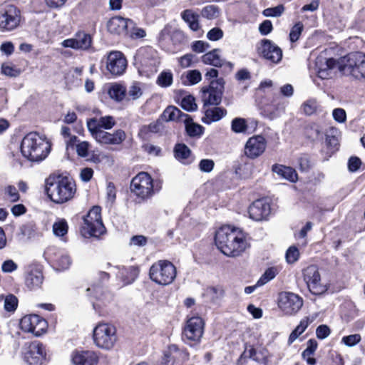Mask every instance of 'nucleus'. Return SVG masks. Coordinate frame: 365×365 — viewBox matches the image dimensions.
Masks as SVG:
<instances>
[{
    "label": "nucleus",
    "instance_id": "f257e3e1",
    "mask_svg": "<svg viewBox=\"0 0 365 365\" xmlns=\"http://www.w3.org/2000/svg\"><path fill=\"white\" fill-rule=\"evenodd\" d=\"M217 248L226 256L240 255L247 247V242L242 232L230 226L220 228L215 237Z\"/></svg>",
    "mask_w": 365,
    "mask_h": 365
},
{
    "label": "nucleus",
    "instance_id": "f03ea898",
    "mask_svg": "<svg viewBox=\"0 0 365 365\" xmlns=\"http://www.w3.org/2000/svg\"><path fill=\"white\" fill-rule=\"evenodd\" d=\"M76 192L75 182L68 177L49 175L45 180V192L54 203L68 202L73 198Z\"/></svg>",
    "mask_w": 365,
    "mask_h": 365
},
{
    "label": "nucleus",
    "instance_id": "7ed1b4c3",
    "mask_svg": "<svg viewBox=\"0 0 365 365\" xmlns=\"http://www.w3.org/2000/svg\"><path fill=\"white\" fill-rule=\"evenodd\" d=\"M51 150V144L46 138L38 133H28L22 140L21 151L28 160L39 162L45 159Z\"/></svg>",
    "mask_w": 365,
    "mask_h": 365
},
{
    "label": "nucleus",
    "instance_id": "20e7f679",
    "mask_svg": "<svg viewBox=\"0 0 365 365\" xmlns=\"http://www.w3.org/2000/svg\"><path fill=\"white\" fill-rule=\"evenodd\" d=\"M177 269L170 261L160 259L152 264L149 270L150 279L160 285H169L176 277Z\"/></svg>",
    "mask_w": 365,
    "mask_h": 365
},
{
    "label": "nucleus",
    "instance_id": "39448f33",
    "mask_svg": "<svg viewBox=\"0 0 365 365\" xmlns=\"http://www.w3.org/2000/svg\"><path fill=\"white\" fill-rule=\"evenodd\" d=\"M161 188L160 182H153L151 176L147 173H140L134 177L130 183V190L137 196L147 198Z\"/></svg>",
    "mask_w": 365,
    "mask_h": 365
},
{
    "label": "nucleus",
    "instance_id": "423d86ee",
    "mask_svg": "<svg viewBox=\"0 0 365 365\" xmlns=\"http://www.w3.org/2000/svg\"><path fill=\"white\" fill-rule=\"evenodd\" d=\"M94 344L101 349L110 350L117 341L115 327L108 323H99L93 329Z\"/></svg>",
    "mask_w": 365,
    "mask_h": 365
},
{
    "label": "nucleus",
    "instance_id": "0eeeda50",
    "mask_svg": "<svg viewBox=\"0 0 365 365\" xmlns=\"http://www.w3.org/2000/svg\"><path fill=\"white\" fill-rule=\"evenodd\" d=\"M187 41L183 31L179 29L172 30L171 27L165 26L159 34V43L166 51L175 53L180 46Z\"/></svg>",
    "mask_w": 365,
    "mask_h": 365
},
{
    "label": "nucleus",
    "instance_id": "6e6552de",
    "mask_svg": "<svg viewBox=\"0 0 365 365\" xmlns=\"http://www.w3.org/2000/svg\"><path fill=\"white\" fill-rule=\"evenodd\" d=\"M101 209L99 206L93 207L83 218L81 229L84 237H98L104 232L105 227L101 219Z\"/></svg>",
    "mask_w": 365,
    "mask_h": 365
},
{
    "label": "nucleus",
    "instance_id": "1a4fd4ad",
    "mask_svg": "<svg viewBox=\"0 0 365 365\" xmlns=\"http://www.w3.org/2000/svg\"><path fill=\"white\" fill-rule=\"evenodd\" d=\"M225 83V80L222 78H219L210 81L207 87L202 88V101L204 108L207 106H218L221 103Z\"/></svg>",
    "mask_w": 365,
    "mask_h": 365
},
{
    "label": "nucleus",
    "instance_id": "9d476101",
    "mask_svg": "<svg viewBox=\"0 0 365 365\" xmlns=\"http://www.w3.org/2000/svg\"><path fill=\"white\" fill-rule=\"evenodd\" d=\"M20 23V11L14 5L4 4L0 7V31H11Z\"/></svg>",
    "mask_w": 365,
    "mask_h": 365
},
{
    "label": "nucleus",
    "instance_id": "9b49d317",
    "mask_svg": "<svg viewBox=\"0 0 365 365\" xmlns=\"http://www.w3.org/2000/svg\"><path fill=\"white\" fill-rule=\"evenodd\" d=\"M339 69L356 78H365V53L356 52L349 54L346 63L339 66Z\"/></svg>",
    "mask_w": 365,
    "mask_h": 365
},
{
    "label": "nucleus",
    "instance_id": "f8f14e48",
    "mask_svg": "<svg viewBox=\"0 0 365 365\" xmlns=\"http://www.w3.org/2000/svg\"><path fill=\"white\" fill-rule=\"evenodd\" d=\"M257 52L261 58L274 64L279 63L282 58V50L269 39H262L257 45Z\"/></svg>",
    "mask_w": 365,
    "mask_h": 365
},
{
    "label": "nucleus",
    "instance_id": "ddd939ff",
    "mask_svg": "<svg viewBox=\"0 0 365 365\" xmlns=\"http://www.w3.org/2000/svg\"><path fill=\"white\" fill-rule=\"evenodd\" d=\"M303 279L313 294H321L327 290L326 286L322 283L321 275L316 265H310L304 269Z\"/></svg>",
    "mask_w": 365,
    "mask_h": 365
},
{
    "label": "nucleus",
    "instance_id": "4468645a",
    "mask_svg": "<svg viewBox=\"0 0 365 365\" xmlns=\"http://www.w3.org/2000/svg\"><path fill=\"white\" fill-rule=\"evenodd\" d=\"M303 305V299L299 295L292 292H282L279 294L278 306L286 314L297 313Z\"/></svg>",
    "mask_w": 365,
    "mask_h": 365
},
{
    "label": "nucleus",
    "instance_id": "2eb2a0df",
    "mask_svg": "<svg viewBox=\"0 0 365 365\" xmlns=\"http://www.w3.org/2000/svg\"><path fill=\"white\" fill-rule=\"evenodd\" d=\"M20 327L25 332L40 336L46 331L47 322L37 314L26 315L21 319Z\"/></svg>",
    "mask_w": 365,
    "mask_h": 365
},
{
    "label": "nucleus",
    "instance_id": "dca6fc26",
    "mask_svg": "<svg viewBox=\"0 0 365 365\" xmlns=\"http://www.w3.org/2000/svg\"><path fill=\"white\" fill-rule=\"evenodd\" d=\"M106 65L107 71L111 75L118 76L125 72L127 60L120 51H113L106 56Z\"/></svg>",
    "mask_w": 365,
    "mask_h": 365
},
{
    "label": "nucleus",
    "instance_id": "f3484780",
    "mask_svg": "<svg viewBox=\"0 0 365 365\" xmlns=\"http://www.w3.org/2000/svg\"><path fill=\"white\" fill-rule=\"evenodd\" d=\"M204 330V322L200 317H193L187 321L184 328L182 338L187 342L200 341Z\"/></svg>",
    "mask_w": 365,
    "mask_h": 365
},
{
    "label": "nucleus",
    "instance_id": "a211bd4d",
    "mask_svg": "<svg viewBox=\"0 0 365 365\" xmlns=\"http://www.w3.org/2000/svg\"><path fill=\"white\" fill-rule=\"evenodd\" d=\"M92 137L101 145H120L125 138V133L121 130H116L114 133H110L106 130H98L90 132Z\"/></svg>",
    "mask_w": 365,
    "mask_h": 365
},
{
    "label": "nucleus",
    "instance_id": "6ab92c4d",
    "mask_svg": "<svg viewBox=\"0 0 365 365\" xmlns=\"http://www.w3.org/2000/svg\"><path fill=\"white\" fill-rule=\"evenodd\" d=\"M24 359L29 365H42L46 360L43 346L39 343H32L24 352Z\"/></svg>",
    "mask_w": 365,
    "mask_h": 365
},
{
    "label": "nucleus",
    "instance_id": "aec40b11",
    "mask_svg": "<svg viewBox=\"0 0 365 365\" xmlns=\"http://www.w3.org/2000/svg\"><path fill=\"white\" fill-rule=\"evenodd\" d=\"M266 145L267 142L263 136H252L246 143L245 154L250 158H256L264 152Z\"/></svg>",
    "mask_w": 365,
    "mask_h": 365
},
{
    "label": "nucleus",
    "instance_id": "412c9836",
    "mask_svg": "<svg viewBox=\"0 0 365 365\" xmlns=\"http://www.w3.org/2000/svg\"><path fill=\"white\" fill-rule=\"evenodd\" d=\"M249 215L255 221L266 220L271 212V207L265 200H255L249 207Z\"/></svg>",
    "mask_w": 365,
    "mask_h": 365
},
{
    "label": "nucleus",
    "instance_id": "4be33fe9",
    "mask_svg": "<svg viewBox=\"0 0 365 365\" xmlns=\"http://www.w3.org/2000/svg\"><path fill=\"white\" fill-rule=\"evenodd\" d=\"M91 43L92 38L89 34L84 32H78L74 38L63 41L61 45L65 48L87 50L91 46Z\"/></svg>",
    "mask_w": 365,
    "mask_h": 365
},
{
    "label": "nucleus",
    "instance_id": "5701e85b",
    "mask_svg": "<svg viewBox=\"0 0 365 365\" xmlns=\"http://www.w3.org/2000/svg\"><path fill=\"white\" fill-rule=\"evenodd\" d=\"M103 269H112V272L115 274L116 276L120 278L125 284L132 283L138 275V269L133 266L128 267H112L110 263L107 262L103 267Z\"/></svg>",
    "mask_w": 365,
    "mask_h": 365
},
{
    "label": "nucleus",
    "instance_id": "b1692460",
    "mask_svg": "<svg viewBox=\"0 0 365 365\" xmlns=\"http://www.w3.org/2000/svg\"><path fill=\"white\" fill-rule=\"evenodd\" d=\"M115 125L113 117L110 115L101 117L100 118H91L87 121V127L89 132L109 130Z\"/></svg>",
    "mask_w": 365,
    "mask_h": 365
},
{
    "label": "nucleus",
    "instance_id": "393cba45",
    "mask_svg": "<svg viewBox=\"0 0 365 365\" xmlns=\"http://www.w3.org/2000/svg\"><path fill=\"white\" fill-rule=\"evenodd\" d=\"M133 22L130 19H124L120 16L111 18L107 23L108 31L114 34H120L128 30L130 26H133Z\"/></svg>",
    "mask_w": 365,
    "mask_h": 365
},
{
    "label": "nucleus",
    "instance_id": "a878e982",
    "mask_svg": "<svg viewBox=\"0 0 365 365\" xmlns=\"http://www.w3.org/2000/svg\"><path fill=\"white\" fill-rule=\"evenodd\" d=\"M317 66L318 77L321 79H329L333 76V69L336 66L339 68L340 66L334 58H331L327 59L324 63H322V61L318 60Z\"/></svg>",
    "mask_w": 365,
    "mask_h": 365
},
{
    "label": "nucleus",
    "instance_id": "bb28decb",
    "mask_svg": "<svg viewBox=\"0 0 365 365\" xmlns=\"http://www.w3.org/2000/svg\"><path fill=\"white\" fill-rule=\"evenodd\" d=\"M98 360V356L92 351L76 352L72 357V361L75 365H96Z\"/></svg>",
    "mask_w": 365,
    "mask_h": 365
},
{
    "label": "nucleus",
    "instance_id": "cd10ccee",
    "mask_svg": "<svg viewBox=\"0 0 365 365\" xmlns=\"http://www.w3.org/2000/svg\"><path fill=\"white\" fill-rule=\"evenodd\" d=\"M220 49H213L204 54L202 56V61L205 64L211 65L215 67H222L223 65H227L230 68L233 67V63L227 62L222 59L220 56Z\"/></svg>",
    "mask_w": 365,
    "mask_h": 365
},
{
    "label": "nucleus",
    "instance_id": "c85d7f7f",
    "mask_svg": "<svg viewBox=\"0 0 365 365\" xmlns=\"http://www.w3.org/2000/svg\"><path fill=\"white\" fill-rule=\"evenodd\" d=\"M205 116L202 120L205 124H210L222 119L226 114L227 110L220 107H213L207 108L203 107Z\"/></svg>",
    "mask_w": 365,
    "mask_h": 365
},
{
    "label": "nucleus",
    "instance_id": "c756f323",
    "mask_svg": "<svg viewBox=\"0 0 365 365\" xmlns=\"http://www.w3.org/2000/svg\"><path fill=\"white\" fill-rule=\"evenodd\" d=\"M182 19L187 24L190 29L197 31L200 29V15L192 9H185L181 12Z\"/></svg>",
    "mask_w": 365,
    "mask_h": 365
},
{
    "label": "nucleus",
    "instance_id": "7c9ffc66",
    "mask_svg": "<svg viewBox=\"0 0 365 365\" xmlns=\"http://www.w3.org/2000/svg\"><path fill=\"white\" fill-rule=\"evenodd\" d=\"M161 118L165 121H187L190 119L188 115L183 113L180 109L175 106L167 107L161 115Z\"/></svg>",
    "mask_w": 365,
    "mask_h": 365
},
{
    "label": "nucleus",
    "instance_id": "2f4dec72",
    "mask_svg": "<svg viewBox=\"0 0 365 365\" xmlns=\"http://www.w3.org/2000/svg\"><path fill=\"white\" fill-rule=\"evenodd\" d=\"M272 171L292 182H296L298 179L296 170L291 167H287L282 165H274L272 166Z\"/></svg>",
    "mask_w": 365,
    "mask_h": 365
},
{
    "label": "nucleus",
    "instance_id": "473e14b6",
    "mask_svg": "<svg viewBox=\"0 0 365 365\" xmlns=\"http://www.w3.org/2000/svg\"><path fill=\"white\" fill-rule=\"evenodd\" d=\"M174 155L177 160L184 164H189L191 163L190 159L191 150L185 144L178 143L174 148Z\"/></svg>",
    "mask_w": 365,
    "mask_h": 365
},
{
    "label": "nucleus",
    "instance_id": "72a5a7b5",
    "mask_svg": "<svg viewBox=\"0 0 365 365\" xmlns=\"http://www.w3.org/2000/svg\"><path fill=\"white\" fill-rule=\"evenodd\" d=\"M225 294V290L221 286L209 287L205 289L203 297L207 302L216 303L220 300Z\"/></svg>",
    "mask_w": 365,
    "mask_h": 365
},
{
    "label": "nucleus",
    "instance_id": "f704fd0d",
    "mask_svg": "<svg viewBox=\"0 0 365 365\" xmlns=\"http://www.w3.org/2000/svg\"><path fill=\"white\" fill-rule=\"evenodd\" d=\"M314 321V318L306 317L303 318L298 326L292 331L288 339V344H292L307 328V327Z\"/></svg>",
    "mask_w": 365,
    "mask_h": 365
},
{
    "label": "nucleus",
    "instance_id": "c9c22d12",
    "mask_svg": "<svg viewBox=\"0 0 365 365\" xmlns=\"http://www.w3.org/2000/svg\"><path fill=\"white\" fill-rule=\"evenodd\" d=\"M43 274L38 270L30 272L26 278V284L30 289L39 287L43 283Z\"/></svg>",
    "mask_w": 365,
    "mask_h": 365
},
{
    "label": "nucleus",
    "instance_id": "e433bc0d",
    "mask_svg": "<svg viewBox=\"0 0 365 365\" xmlns=\"http://www.w3.org/2000/svg\"><path fill=\"white\" fill-rule=\"evenodd\" d=\"M319 108L317 101L314 98H309L302 104L301 110L306 115H312L317 112Z\"/></svg>",
    "mask_w": 365,
    "mask_h": 365
},
{
    "label": "nucleus",
    "instance_id": "4c0bfd02",
    "mask_svg": "<svg viewBox=\"0 0 365 365\" xmlns=\"http://www.w3.org/2000/svg\"><path fill=\"white\" fill-rule=\"evenodd\" d=\"M110 97L116 101H121L125 96L126 89L120 84H113L108 91Z\"/></svg>",
    "mask_w": 365,
    "mask_h": 365
},
{
    "label": "nucleus",
    "instance_id": "58836bf2",
    "mask_svg": "<svg viewBox=\"0 0 365 365\" xmlns=\"http://www.w3.org/2000/svg\"><path fill=\"white\" fill-rule=\"evenodd\" d=\"M184 76H182V78ZM202 80L201 73L198 70L188 71L185 74L183 83L187 86L195 85Z\"/></svg>",
    "mask_w": 365,
    "mask_h": 365
},
{
    "label": "nucleus",
    "instance_id": "ea45409f",
    "mask_svg": "<svg viewBox=\"0 0 365 365\" xmlns=\"http://www.w3.org/2000/svg\"><path fill=\"white\" fill-rule=\"evenodd\" d=\"M305 133L312 140L319 138L322 135L321 127L314 123H310L306 127Z\"/></svg>",
    "mask_w": 365,
    "mask_h": 365
},
{
    "label": "nucleus",
    "instance_id": "a19ab883",
    "mask_svg": "<svg viewBox=\"0 0 365 365\" xmlns=\"http://www.w3.org/2000/svg\"><path fill=\"white\" fill-rule=\"evenodd\" d=\"M18 307V299L14 294H9L5 296L4 307L6 312H13Z\"/></svg>",
    "mask_w": 365,
    "mask_h": 365
},
{
    "label": "nucleus",
    "instance_id": "79ce46f5",
    "mask_svg": "<svg viewBox=\"0 0 365 365\" xmlns=\"http://www.w3.org/2000/svg\"><path fill=\"white\" fill-rule=\"evenodd\" d=\"M173 73L170 71L162 72L157 78V83L161 87L167 88L173 83Z\"/></svg>",
    "mask_w": 365,
    "mask_h": 365
},
{
    "label": "nucleus",
    "instance_id": "37998d69",
    "mask_svg": "<svg viewBox=\"0 0 365 365\" xmlns=\"http://www.w3.org/2000/svg\"><path fill=\"white\" fill-rule=\"evenodd\" d=\"M304 31V24L301 21L297 22L290 29L289 40L292 43L297 41Z\"/></svg>",
    "mask_w": 365,
    "mask_h": 365
},
{
    "label": "nucleus",
    "instance_id": "c03bdc74",
    "mask_svg": "<svg viewBox=\"0 0 365 365\" xmlns=\"http://www.w3.org/2000/svg\"><path fill=\"white\" fill-rule=\"evenodd\" d=\"M277 274V269L274 267H269L266 269L264 273L262 275V277L257 282V285L262 286L267 284L268 282L272 280L275 277Z\"/></svg>",
    "mask_w": 365,
    "mask_h": 365
},
{
    "label": "nucleus",
    "instance_id": "a18cd8bd",
    "mask_svg": "<svg viewBox=\"0 0 365 365\" xmlns=\"http://www.w3.org/2000/svg\"><path fill=\"white\" fill-rule=\"evenodd\" d=\"M181 107L189 112L195 111L197 108L195 98L190 95L186 96L182 99Z\"/></svg>",
    "mask_w": 365,
    "mask_h": 365
},
{
    "label": "nucleus",
    "instance_id": "49530a36",
    "mask_svg": "<svg viewBox=\"0 0 365 365\" xmlns=\"http://www.w3.org/2000/svg\"><path fill=\"white\" fill-rule=\"evenodd\" d=\"M186 122V131L189 136L195 137L200 136L203 133V127L199 124H196L194 123H189Z\"/></svg>",
    "mask_w": 365,
    "mask_h": 365
},
{
    "label": "nucleus",
    "instance_id": "de8ad7c7",
    "mask_svg": "<svg viewBox=\"0 0 365 365\" xmlns=\"http://www.w3.org/2000/svg\"><path fill=\"white\" fill-rule=\"evenodd\" d=\"M201 14L208 19H213L218 17L220 12L218 8L215 5H208L202 9Z\"/></svg>",
    "mask_w": 365,
    "mask_h": 365
},
{
    "label": "nucleus",
    "instance_id": "09e8293b",
    "mask_svg": "<svg viewBox=\"0 0 365 365\" xmlns=\"http://www.w3.org/2000/svg\"><path fill=\"white\" fill-rule=\"evenodd\" d=\"M68 224L64 220L55 222L53 225L54 235L59 237L64 236L68 232Z\"/></svg>",
    "mask_w": 365,
    "mask_h": 365
},
{
    "label": "nucleus",
    "instance_id": "8fccbe9b",
    "mask_svg": "<svg viewBox=\"0 0 365 365\" xmlns=\"http://www.w3.org/2000/svg\"><path fill=\"white\" fill-rule=\"evenodd\" d=\"M284 11V7L282 4H280L275 7L265 9L262 14L266 17H278L280 16Z\"/></svg>",
    "mask_w": 365,
    "mask_h": 365
},
{
    "label": "nucleus",
    "instance_id": "3c124183",
    "mask_svg": "<svg viewBox=\"0 0 365 365\" xmlns=\"http://www.w3.org/2000/svg\"><path fill=\"white\" fill-rule=\"evenodd\" d=\"M116 198V189L114 184L109 182L106 187V203L111 206Z\"/></svg>",
    "mask_w": 365,
    "mask_h": 365
},
{
    "label": "nucleus",
    "instance_id": "603ef678",
    "mask_svg": "<svg viewBox=\"0 0 365 365\" xmlns=\"http://www.w3.org/2000/svg\"><path fill=\"white\" fill-rule=\"evenodd\" d=\"M232 129L235 133H242L246 130L247 124L245 119L236 118L232 121Z\"/></svg>",
    "mask_w": 365,
    "mask_h": 365
},
{
    "label": "nucleus",
    "instance_id": "864d4df0",
    "mask_svg": "<svg viewBox=\"0 0 365 365\" xmlns=\"http://www.w3.org/2000/svg\"><path fill=\"white\" fill-rule=\"evenodd\" d=\"M143 95V91L140 86V83L135 82L129 88L128 96L133 99L136 100Z\"/></svg>",
    "mask_w": 365,
    "mask_h": 365
},
{
    "label": "nucleus",
    "instance_id": "5fc2aeb1",
    "mask_svg": "<svg viewBox=\"0 0 365 365\" xmlns=\"http://www.w3.org/2000/svg\"><path fill=\"white\" fill-rule=\"evenodd\" d=\"M196 58L195 55L192 53H187L178 58L180 66L183 68L190 67Z\"/></svg>",
    "mask_w": 365,
    "mask_h": 365
},
{
    "label": "nucleus",
    "instance_id": "6e6d98bb",
    "mask_svg": "<svg viewBox=\"0 0 365 365\" xmlns=\"http://www.w3.org/2000/svg\"><path fill=\"white\" fill-rule=\"evenodd\" d=\"M317 348V342L314 339H309L307 341V346L305 350L303 351L302 356L303 359H306L307 356H312Z\"/></svg>",
    "mask_w": 365,
    "mask_h": 365
},
{
    "label": "nucleus",
    "instance_id": "4d7b16f0",
    "mask_svg": "<svg viewBox=\"0 0 365 365\" xmlns=\"http://www.w3.org/2000/svg\"><path fill=\"white\" fill-rule=\"evenodd\" d=\"M299 256V252L296 247H290L286 252V259L288 263L295 262Z\"/></svg>",
    "mask_w": 365,
    "mask_h": 365
},
{
    "label": "nucleus",
    "instance_id": "13d9d810",
    "mask_svg": "<svg viewBox=\"0 0 365 365\" xmlns=\"http://www.w3.org/2000/svg\"><path fill=\"white\" fill-rule=\"evenodd\" d=\"M215 166V163L210 159H202L199 163V169L204 173H210Z\"/></svg>",
    "mask_w": 365,
    "mask_h": 365
},
{
    "label": "nucleus",
    "instance_id": "bf43d9fd",
    "mask_svg": "<svg viewBox=\"0 0 365 365\" xmlns=\"http://www.w3.org/2000/svg\"><path fill=\"white\" fill-rule=\"evenodd\" d=\"M57 265L61 269H66L71 264V258L67 255H61L60 257L56 260Z\"/></svg>",
    "mask_w": 365,
    "mask_h": 365
},
{
    "label": "nucleus",
    "instance_id": "052dcab7",
    "mask_svg": "<svg viewBox=\"0 0 365 365\" xmlns=\"http://www.w3.org/2000/svg\"><path fill=\"white\" fill-rule=\"evenodd\" d=\"M210 47L209 43L203 41H195L192 43V51L196 53H203Z\"/></svg>",
    "mask_w": 365,
    "mask_h": 365
},
{
    "label": "nucleus",
    "instance_id": "680f3d73",
    "mask_svg": "<svg viewBox=\"0 0 365 365\" xmlns=\"http://www.w3.org/2000/svg\"><path fill=\"white\" fill-rule=\"evenodd\" d=\"M5 193L11 202H16L19 200V194L17 189L13 185H9L5 188Z\"/></svg>",
    "mask_w": 365,
    "mask_h": 365
},
{
    "label": "nucleus",
    "instance_id": "e2e57ef3",
    "mask_svg": "<svg viewBox=\"0 0 365 365\" xmlns=\"http://www.w3.org/2000/svg\"><path fill=\"white\" fill-rule=\"evenodd\" d=\"M1 72L10 77H16L20 74V71L14 66L3 64L1 66Z\"/></svg>",
    "mask_w": 365,
    "mask_h": 365
},
{
    "label": "nucleus",
    "instance_id": "0e129e2a",
    "mask_svg": "<svg viewBox=\"0 0 365 365\" xmlns=\"http://www.w3.org/2000/svg\"><path fill=\"white\" fill-rule=\"evenodd\" d=\"M223 36V31L220 28H213L207 34V37L210 41H217Z\"/></svg>",
    "mask_w": 365,
    "mask_h": 365
},
{
    "label": "nucleus",
    "instance_id": "69168bd1",
    "mask_svg": "<svg viewBox=\"0 0 365 365\" xmlns=\"http://www.w3.org/2000/svg\"><path fill=\"white\" fill-rule=\"evenodd\" d=\"M361 340L359 334H351L342 338V342L346 346H352L359 343Z\"/></svg>",
    "mask_w": 365,
    "mask_h": 365
},
{
    "label": "nucleus",
    "instance_id": "338daca9",
    "mask_svg": "<svg viewBox=\"0 0 365 365\" xmlns=\"http://www.w3.org/2000/svg\"><path fill=\"white\" fill-rule=\"evenodd\" d=\"M89 143L83 141L76 145V152L81 157H86L88 154Z\"/></svg>",
    "mask_w": 365,
    "mask_h": 365
},
{
    "label": "nucleus",
    "instance_id": "774afa93",
    "mask_svg": "<svg viewBox=\"0 0 365 365\" xmlns=\"http://www.w3.org/2000/svg\"><path fill=\"white\" fill-rule=\"evenodd\" d=\"M316 334L318 339H324L330 334V329L327 325H320L316 330Z\"/></svg>",
    "mask_w": 365,
    "mask_h": 365
}]
</instances>
